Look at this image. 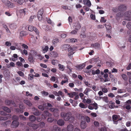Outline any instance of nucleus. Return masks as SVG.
<instances>
[{
	"label": "nucleus",
	"mask_w": 131,
	"mask_h": 131,
	"mask_svg": "<svg viewBox=\"0 0 131 131\" xmlns=\"http://www.w3.org/2000/svg\"><path fill=\"white\" fill-rule=\"evenodd\" d=\"M29 119L31 122H34L36 119V117L33 115H31L29 116Z\"/></svg>",
	"instance_id": "23"
},
{
	"label": "nucleus",
	"mask_w": 131,
	"mask_h": 131,
	"mask_svg": "<svg viewBox=\"0 0 131 131\" xmlns=\"http://www.w3.org/2000/svg\"><path fill=\"white\" fill-rule=\"evenodd\" d=\"M79 106L81 108H85L87 107V106L84 104L82 103H80L79 105Z\"/></svg>",
	"instance_id": "36"
},
{
	"label": "nucleus",
	"mask_w": 131,
	"mask_h": 131,
	"mask_svg": "<svg viewBox=\"0 0 131 131\" xmlns=\"http://www.w3.org/2000/svg\"><path fill=\"white\" fill-rule=\"evenodd\" d=\"M127 28L129 29H131V22H129L126 25Z\"/></svg>",
	"instance_id": "46"
},
{
	"label": "nucleus",
	"mask_w": 131,
	"mask_h": 131,
	"mask_svg": "<svg viewBox=\"0 0 131 131\" xmlns=\"http://www.w3.org/2000/svg\"><path fill=\"white\" fill-rule=\"evenodd\" d=\"M43 114L46 116L49 117H50L52 115V114H51L47 111H45L44 112Z\"/></svg>",
	"instance_id": "35"
},
{
	"label": "nucleus",
	"mask_w": 131,
	"mask_h": 131,
	"mask_svg": "<svg viewBox=\"0 0 131 131\" xmlns=\"http://www.w3.org/2000/svg\"><path fill=\"white\" fill-rule=\"evenodd\" d=\"M100 98L102 99L103 101L107 103H108L109 102V100H108V97L107 96H104L103 97H100Z\"/></svg>",
	"instance_id": "32"
},
{
	"label": "nucleus",
	"mask_w": 131,
	"mask_h": 131,
	"mask_svg": "<svg viewBox=\"0 0 131 131\" xmlns=\"http://www.w3.org/2000/svg\"><path fill=\"white\" fill-rule=\"evenodd\" d=\"M19 124V122L17 121L14 120L12 122L11 126L13 128H16L18 127Z\"/></svg>",
	"instance_id": "8"
},
{
	"label": "nucleus",
	"mask_w": 131,
	"mask_h": 131,
	"mask_svg": "<svg viewBox=\"0 0 131 131\" xmlns=\"http://www.w3.org/2000/svg\"><path fill=\"white\" fill-rule=\"evenodd\" d=\"M112 118L113 121V123L115 124H117L118 123V121L119 120H122V118H120L119 115H114L112 116Z\"/></svg>",
	"instance_id": "4"
},
{
	"label": "nucleus",
	"mask_w": 131,
	"mask_h": 131,
	"mask_svg": "<svg viewBox=\"0 0 131 131\" xmlns=\"http://www.w3.org/2000/svg\"><path fill=\"white\" fill-rule=\"evenodd\" d=\"M121 76L123 79L125 80L126 81L128 79V78L126 75L124 74H122Z\"/></svg>",
	"instance_id": "38"
},
{
	"label": "nucleus",
	"mask_w": 131,
	"mask_h": 131,
	"mask_svg": "<svg viewBox=\"0 0 131 131\" xmlns=\"http://www.w3.org/2000/svg\"><path fill=\"white\" fill-rule=\"evenodd\" d=\"M78 31V30L77 29H75V30H72L71 32V33L72 34H75L77 33Z\"/></svg>",
	"instance_id": "47"
},
{
	"label": "nucleus",
	"mask_w": 131,
	"mask_h": 131,
	"mask_svg": "<svg viewBox=\"0 0 131 131\" xmlns=\"http://www.w3.org/2000/svg\"><path fill=\"white\" fill-rule=\"evenodd\" d=\"M28 28V30L30 31H35L37 35H38L39 33L38 31L36 28L34 26L32 25H29L28 26L25 25L23 24V28Z\"/></svg>",
	"instance_id": "2"
},
{
	"label": "nucleus",
	"mask_w": 131,
	"mask_h": 131,
	"mask_svg": "<svg viewBox=\"0 0 131 131\" xmlns=\"http://www.w3.org/2000/svg\"><path fill=\"white\" fill-rule=\"evenodd\" d=\"M43 13L42 11H39L38 12L37 14V17L38 19L39 20H41L42 18V15Z\"/></svg>",
	"instance_id": "17"
},
{
	"label": "nucleus",
	"mask_w": 131,
	"mask_h": 131,
	"mask_svg": "<svg viewBox=\"0 0 131 131\" xmlns=\"http://www.w3.org/2000/svg\"><path fill=\"white\" fill-rule=\"evenodd\" d=\"M67 128L68 131H73L74 127L73 125L71 124H68Z\"/></svg>",
	"instance_id": "10"
},
{
	"label": "nucleus",
	"mask_w": 131,
	"mask_h": 131,
	"mask_svg": "<svg viewBox=\"0 0 131 131\" xmlns=\"http://www.w3.org/2000/svg\"><path fill=\"white\" fill-rule=\"evenodd\" d=\"M125 19L128 20H131V11L126 12L124 15Z\"/></svg>",
	"instance_id": "5"
},
{
	"label": "nucleus",
	"mask_w": 131,
	"mask_h": 131,
	"mask_svg": "<svg viewBox=\"0 0 131 131\" xmlns=\"http://www.w3.org/2000/svg\"><path fill=\"white\" fill-rule=\"evenodd\" d=\"M59 42V39H58L56 38L54 39L52 41V43L54 45H56Z\"/></svg>",
	"instance_id": "41"
},
{
	"label": "nucleus",
	"mask_w": 131,
	"mask_h": 131,
	"mask_svg": "<svg viewBox=\"0 0 131 131\" xmlns=\"http://www.w3.org/2000/svg\"><path fill=\"white\" fill-rule=\"evenodd\" d=\"M8 119V118L6 116L0 117V121L5 120Z\"/></svg>",
	"instance_id": "48"
},
{
	"label": "nucleus",
	"mask_w": 131,
	"mask_h": 131,
	"mask_svg": "<svg viewBox=\"0 0 131 131\" xmlns=\"http://www.w3.org/2000/svg\"><path fill=\"white\" fill-rule=\"evenodd\" d=\"M85 102H86L88 104H90L91 102V100L90 99H87L86 100H83V102L84 103H85Z\"/></svg>",
	"instance_id": "51"
},
{
	"label": "nucleus",
	"mask_w": 131,
	"mask_h": 131,
	"mask_svg": "<svg viewBox=\"0 0 131 131\" xmlns=\"http://www.w3.org/2000/svg\"><path fill=\"white\" fill-rule=\"evenodd\" d=\"M66 41L68 42H75L77 41V39L75 38L68 39L66 40Z\"/></svg>",
	"instance_id": "26"
},
{
	"label": "nucleus",
	"mask_w": 131,
	"mask_h": 131,
	"mask_svg": "<svg viewBox=\"0 0 131 131\" xmlns=\"http://www.w3.org/2000/svg\"><path fill=\"white\" fill-rule=\"evenodd\" d=\"M65 122L62 119L58 120L57 121V124L60 126H63Z\"/></svg>",
	"instance_id": "18"
},
{
	"label": "nucleus",
	"mask_w": 131,
	"mask_h": 131,
	"mask_svg": "<svg viewBox=\"0 0 131 131\" xmlns=\"http://www.w3.org/2000/svg\"><path fill=\"white\" fill-rule=\"evenodd\" d=\"M9 27L12 29H15L17 28V25L16 24L13 23L9 25Z\"/></svg>",
	"instance_id": "24"
},
{
	"label": "nucleus",
	"mask_w": 131,
	"mask_h": 131,
	"mask_svg": "<svg viewBox=\"0 0 131 131\" xmlns=\"http://www.w3.org/2000/svg\"><path fill=\"white\" fill-rule=\"evenodd\" d=\"M58 66L59 67V69L60 70H61L62 71L64 70L65 69V67L64 66L59 64H58Z\"/></svg>",
	"instance_id": "33"
},
{
	"label": "nucleus",
	"mask_w": 131,
	"mask_h": 131,
	"mask_svg": "<svg viewBox=\"0 0 131 131\" xmlns=\"http://www.w3.org/2000/svg\"><path fill=\"white\" fill-rule=\"evenodd\" d=\"M51 81L53 82H54L56 80V81L55 82L56 83H58L59 82L58 80V79L57 78L55 77L54 76H52L51 78L50 79Z\"/></svg>",
	"instance_id": "25"
},
{
	"label": "nucleus",
	"mask_w": 131,
	"mask_h": 131,
	"mask_svg": "<svg viewBox=\"0 0 131 131\" xmlns=\"http://www.w3.org/2000/svg\"><path fill=\"white\" fill-rule=\"evenodd\" d=\"M106 21V20L105 19L104 17H101V19L100 20L101 22L102 23H105Z\"/></svg>",
	"instance_id": "55"
},
{
	"label": "nucleus",
	"mask_w": 131,
	"mask_h": 131,
	"mask_svg": "<svg viewBox=\"0 0 131 131\" xmlns=\"http://www.w3.org/2000/svg\"><path fill=\"white\" fill-rule=\"evenodd\" d=\"M44 82L48 86L50 87H51V86L50 85V83L48 82V81L45 80V81Z\"/></svg>",
	"instance_id": "62"
},
{
	"label": "nucleus",
	"mask_w": 131,
	"mask_h": 131,
	"mask_svg": "<svg viewBox=\"0 0 131 131\" xmlns=\"http://www.w3.org/2000/svg\"><path fill=\"white\" fill-rule=\"evenodd\" d=\"M19 11L20 16L21 18L24 17L28 13V10L25 8L20 9Z\"/></svg>",
	"instance_id": "3"
},
{
	"label": "nucleus",
	"mask_w": 131,
	"mask_h": 131,
	"mask_svg": "<svg viewBox=\"0 0 131 131\" xmlns=\"http://www.w3.org/2000/svg\"><path fill=\"white\" fill-rule=\"evenodd\" d=\"M127 75L129 78V83L130 84H131V73L130 72H128L127 73Z\"/></svg>",
	"instance_id": "40"
},
{
	"label": "nucleus",
	"mask_w": 131,
	"mask_h": 131,
	"mask_svg": "<svg viewBox=\"0 0 131 131\" xmlns=\"http://www.w3.org/2000/svg\"><path fill=\"white\" fill-rule=\"evenodd\" d=\"M77 94V93L75 92H72L71 93H68V95L71 97H73Z\"/></svg>",
	"instance_id": "27"
},
{
	"label": "nucleus",
	"mask_w": 131,
	"mask_h": 131,
	"mask_svg": "<svg viewBox=\"0 0 131 131\" xmlns=\"http://www.w3.org/2000/svg\"><path fill=\"white\" fill-rule=\"evenodd\" d=\"M43 51L44 53L46 52L49 49V47L48 46H46L42 47Z\"/></svg>",
	"instance_id": "30"
},
{
	"label": "nucleus",
	"mask_w": 131,
	"mask_h": 131,
	"mask_svg": "<svg viewBox=\"0 0 131 131\" xmlns=\"http://www.w3.org/2000/svg\"><path fill=\"white\" fill-rule=\"evenodd\" d=\"M50 111L52 112L57 113L58 112V110L57 108H51L49 109Z\"/></svg>",
	"instance_id": "37"
},
{
	"label": "nucleus",
	"mask_w": 131,
	"mask_h": 131,
	"mask_svg": "<svg viewBox=\"0 0 131 131\" xmlns=\"http://www.w3.org/2000/svg\"><path fill=\"white\" fill-rule=\"evenodd\" d=\"M70 47V46L68 44H65L63 46V47L64 49L66 50L68 49Z\"/></svg>",
	"instance_id": "50"
},
{
	"label": "nucleus",
	"mask_w": 131,
	"mask_h": 131,
	"mask_svg": "<svg viewBox=\"0 0 131 131\" xmlns=\"http://www.w3.org/2000/svg\"><path fill=\"white\" fill-rule=\"evenodd\" d=\"M100 131H107L106 127L105 126L102 127L100 129Z\"/></svg>",
	"instance_id": "58"
},
{
	"label": "nucleus",
	"mask_w": 131,
	"mask_h": 131,
	"mask_svg": "<svg viewBox=\"0 0 131 131\" xmlns=\"http://www.w3.org/2000/svg\"><path fill=\"white\" fill-rule=\"evenodd\" d=\"M41 93L43 96H47L48 94V93L45 91H43L41 92Z\"/></svg>",
	"instance_id": "53"
},
{
	"label": "nucleus",
	"mask_w": 131,
	"mask_h": 131,
	"mask_svg": "<svg viewBox=\"0 0 131 131\" xmlns=\"http://www.w3.org/2000/svg\"><path fill=\"white\" fill-rule=\"evenodd\" d=\"M80 126L82 129H85L87 126V124L85 121H82L80 124Z\"/></svg>",
	"instance_id": "15"
},
{
	"label": "nucleus",
	"mask_w": 131,
	"mask_h": 131,
	"mask_svg": "<svg viewBox=\"0 0 131 131\" xmlns=\"http://www.w3.org/2000/svg\"><path fill=\"white\" fill-rule=\"evenodd\" d=\"M88 108L90 110H92L94 109L97 110L98 108L97 104L95 103L90 104L89 105Z\"/></svg>",
	"instance_id": "6"
},
{
	"label": "nucleus",
	"mask_w": 131,
	"mask_h": 131,
	"mask_svg": "<svg viewBox=\"0 0 131 131\" xmlns=\"http://www.w3.org/2000/svg\"><path fill=\"white\" fill-rule=\"evenodd\" d=\"M60 115L61 117L66 121H69L71 122H72L74 121V117L72 116L70 113L62 112L61 113Z\"/></svg>",
	"instance_id": "1"
},
{
	"label": "nucleus",
	"mask_w": 131,
	"mask_h": 131,
	"mask_svg": "<svg viewBox=\"0 0 131 131\" xmlns=\"http://www.w3.org/2000/svg\"><path fill=\"white\" fill-rule=\"evenodd\" d=\"M73 27L75 29H77L78 30L81 27V25L79 23V22H77L74 23L73 24Z\"/></svg>",
	"instance_id": "9"
},
{
	"label": "nucleus",
	"mask_w": 131,
	"mask_h": 131,
	"mask_svg": "<svg viewBox=\"0 0 131 131\" xmlns=\"http://www.w3.org/2000/svg\"><path fill=\"white\" fill-rule=\"evenodd\" d=\"M5 45L7 46H11L12 43L10 41H6L5 43Z\"/></svg>",
	"instance_id": "43"
},
{
	"label": "nucleus",
	"mask_w": 131,
	"mask_h": 131,
	"mask_svg": "<svg viewBox=\"0 0 131 131\" xmlns=\"http://www.w3.org/2000/svg\"><path fill=\"white\" fill-rule=\"evenodd\" d=\"M126 8V6L124 5H120L118 7V9L120 11L124 10H125Z\"/></svg>",
	"instance_id": "16"
},
{
	"label": "nucleus",
	"mask_w": 131,
	"mask_h": 131,
	"mask_svg": "<svg viewBox=\"0 0 131 131\" xmlns=\"http://www.w3.org/2000/svg\"><path fill=\"white\" fill-rule=\"evenodd\" d=\"M83 2L84 5H87L89 7L91 6V3L89 0H83Z\"/></svg>",
	"instance_id": "13"
},
{
	"label": "nucleus",
	"mask_w": 131,
	"mask_h": 131,
	"mask_svg": "<svg viewBox=\"0 0 131 131\" xmlns=\"http://www.w3.org/2000/svg\"><path fill=\"white\" fill-rule=\"evenodd\" d=\"M91 91L90 89L87 88H86L84 92L83 93L86 95H88V93L89 92Z\"/></svg>",
	"instance_id": "28"
},
{
	"label": "nucleus",
	"mask_w": 131,
	"mask_h": 131,
	"mask_svg": "<svg viewBox=\"0 0 131 131\" xmlns=\"http://www.w3.org/2000/svg\"><path fill=\"white\" fill-rule=\"evenodd\" d=\"M3 109L5 111L8 113H9L11 112V111L7 107L4 106L3 107Z\"/></svg>",
	"instance_id": "29"
},
{
	"label": "nucleus",
	"mask_w": 131,
	"mask_h": 131,
	"mask_svg": "<svg viewBox=\"0 0 131 131\" xmlns=\"http://www.w3.org/2000/svg\"><path fill=\"white\" fill-rule=\"evenodd\" d=\"M122 12H120L117 13L116 15V18L117 20L118 18L122 17L123 16V15L122 14Z\"/></svg>",
	"instance_id": "39"
},
{
	"label": "nucleus",
	"mask_w": 131,
	"mask_h": 131,
	"mask_svg": "<svg viewBox=\"0 0 131 131\" xmlns=\"http://www.w3.org/2000/svg\"><path fill=\"white\" fill-rule=\"evenodd\" d=\"M15 111L17 112L20 113H22L23 112V110H20L18 108L15 109Z\"/></svg>",
	"instance_id": "52"
},
{
	"label": "nucleus",
	"mask_w": 131,
	"mask_h": 131,
	"mask_svg": "<svg viewBox=\"0 0 131 131\" xmlns=\"http://www.w3.org/2000/svg\"><path fill=\"white\" fill-rule=\"evenodd\" d=\"M91 87H92L93 90L95 91H96L99 90V88L98 87H96L95 85L92 86Z\"/></svg>",
	"instance_id": "42"
},
{
	"label": "nucleus",
	"mask_w": 131,
	"mask_h": 131,
	"mask_svg": "<svg viewBox=\"0 0 131 131\" xmlns=\"http://www.w3.org/2000/svg\"><path fill=\"white\" fill-rule=\"evenodd\" d=\"M90 17L91 19L95 20V15L93 14H91L90 15Z\"/></svg>",
	"instance_id": "64"
},
{
	"label": "nucleus",
	"mask_w": 131,
	"mask_h": 131,
	"mask_svg": "<svg viewBox=\"0 0 131 131\" xmlns=\"http://www.w3.org/2000/svg\"><path fill=\"white\" fill-rule=\"evenodd\" d=\"M115 103L113 102L112 101H111L109 102V107L111 109H112L115 107Z\"/></svg>",
	"instance_id": "21"
},
{
	"label": "nucleus",
	"mask_w": 131,
	"mask_h": 131,
	"mask_svg": "<svg viewBox=\"0 0 131 131\" xmlns=\"http://www.w3.org/2000/svg\"><path fill=\"white\" fill-rule=\"evenodd\" d=\"M52 130V131H61V129L57 125H54L53 127Z\"/></svg>",
	"instance_id": "20"
},
{
	"label": "nucleus",
	"mask_w": 131,
	"mask_h": 131,
	"mask_svg": "<svg viewBox=\"0 0 131 131\" xmlns=\"http://www.w3.org/2000/svg\"><path fill=\"white\" fill-rule=\"evenodd\" d=\"M20 119L21 120L25 121L26 120V117H24L23 115H20L19 116Z\"/></svg>",
	"instance_id": "54"
},
{
	"label": "nucleus",
	"mask_w": 131,
	"mask_h": 131,
	"mask_svg": "<svg viewBox=\"0 0 131 131\" xmlns=\"http://www.w3.org/2000/svg\"><path fill=\"white\" fill-rule=\"evenodd\" d=\"M85 66V63H83L82 64H80L76 66V69L77 70H80L84 68Z\"/></svg>",
	"instance_id": "12"
},
{
	"label": "nucleus",
	"mask_w": 131,
	"mask_h": 131,
	"mask_svg": "<svg viewBox=\"0 0 131 131\" xmlns=\"http://www.w3.org/2000/svg\"><path fill=\"white\" fill-rule=\"evenodd\" d=\"M85 84L88 87L90 88H91L92 85L88 82H85Z\"/></svg>",
	"instance_id": "57"
},
{
	"label": "nucleus",
	"mask_w": 131,
	"mask_h": 131,
	"mask_svg": "<svg viewBox=\"0 0 131 131\" xmlns=\"http://www.w3.org/2000/svg\"><path fill=\"white\" fill-rule=\"evenodd\" d=\"M28 124L30 126L32 127L35 129H36L38 127V125L36 124H33L30 123H28Z\"/></svg>",
	"instance_id": "14"
},
{
	"label": "nucleus",
	"mask_w": 131,
	"mask_h": 131,
	"mask_svg": "<svg viewBox=\"0 0 131 131\" xmlns=\"http://www.w3.org/2000/svg\"><path fill=\"white\" fill-rule=\"evenodd\" d=\"M40 66L41 67L45 68H46L47 67L46 65L44 64L41 63L40 64Z\"/></svg>",
	"instance_id": "63"
},
{
	"label": "nucleus",
	"mask_w": 131,
	"mask_h": 131,
	"mask_svg": "<svg viewBox=\"0 0 131 131\" xmlns=\"http://www.w3.org/2000/svg\"><path fill=\"white\" fill-rule=\"evenodd\" d=\"M24 102L27 105L30 106L32 105V104L30 102L27 100H24Z\"/></svg>",
	"instance_id": "34"
},
{
	"label": "nucleus",
	"mask_w": 131,
	"mask_h": 131,
	"mask_svg": "<svg viewBox=\"0 0 131 131\" xmlns=\"http://www.w3.org/2000/svg\"><path fill=\"white\" fill-rule=\"evenodd\" d=\"M26 95L27 96H32V95L31 94L29 93V92L27 91L26 92Z\"/></svg>",
	"instance_id": "61"
},
{
	"label": "nucleus",
	"mask_w": 131,
	"mask_h": 131,
	"mask_svg": "<svg viewBox=\"0 0 131 131\" xmlns=\"http://www.w3.org/2000/svg\"><path fill=\"white\" fill-rule=\"evenodd\" d=\"M51 54L55 57H57L58 56L57 53L55 51H52L51 52Z\"/></svg>",
	"instance_id": "44"
},
{
	"label": "nucleus",
	"mask_w": 131,
	"mask_h": 131,
	"mask_svg": "<svg viewBox=\"0 0 131 131\" xmlns=\"http://www.w3.org/2000/svg\"><path fill=\"white\" fill-rule=\"evenodd\" d=\"M18 56L16 54H14L13 56L12 57V60L13 61H15L17 59Z\"/></svg>",
	"instance_id": "31"
},
{
	"label": "nucleus",
	"mask_w": 131,
	"mask_h": 131,
	"mask_svg": "<svg viewBox=\"0 0 131 131\" xmlns=\"http://www.w3.org/2000/svg\"><path fill=\"white\" fill-rule=\"evenodd\" d=\"M54 118L51 117L48 118L47 119V121L49 123L52 122Z\"/></svg>",
	"instance_id": "45"
},
{
	"label": "nucleus",
	"mask_w": 131,
	"mask_h": 131,
	"mask_svg": "<svg viewBox=\"0 0 131 131\" xmlns=\"http://www.w3.org/2000/svg\"><path fill=\"white\" fill-rule=\"evenodd\" d=\"M6 7L9 8H13L15 7L14 4L9 1L5 5Z\"/></svg>",
	"instance_id": "7"
},
{
	"label": "nucleus",
	"mask_w": 131,
	"mask_h": 131,
	"mask_svg": "<svg viewBox=\"0 0 131 131\" xmlns=\"http://www.w3.org/2000/svg\"><path fill=\"white\" fill-rule=\"evenodd\" d=\"M102 91L104 93H106L108 92V90L106 88H102Z\"/></svg>",
	"instance_id": "59"
},
{
	"label": "nucleus",
	"mask_w": 131,
	"mask_h": 131,
	"mask_svg": "<svg viewBox=\"0 0 131 131\" xmlns=\"http://www.w3.org/2000/svg\"><path fill=\"white\" fill-rule=\"evenodd\" d=\"M58 63V61L56 60H52L51 63L53 65H55Z\"/></svg>",
	"instance_id": "56"
},
{
	"label": "nucleus",
	"mask_w": 131,
	"mask_h": 131,
	"mask_svg": "<svg viewBox=\"0 0 131 131\" xmlns=\"http://www.w3.org/2000/svg\"><path fill=\"white\" fill-rule=\"evenodd\" d=\"M76 49V48L75 47H70L68 49V51L69 52L71 53V55H72L74 53V52H73Z\"/></svg>",
	"instance_id": "11"
},
{
	"label": "nucleus",
	"mask_w": 131,
	"mask_h": 131,
	"mask_svg": "<svg viewBox=\"0 0 131 131\" xmlns=\"http://www.w3.org/2000/svg\"><path fill=\"white\" fill-rule=\"evenodd\" d=\"M92 47H93L96 49H99L100 48V45L98 43L92 44L91 45Z\"/></svg>",
	"instance_id": "19"
},
{
	"label": "nucleus",
	"mask_w": 131,
	"mask_h": 131,
	"mask_svg": "<svg viewBox=\"0 0 131 131\" xmlns=\"http://www.w3.org/2000/svg\"><path fill=\"white\" fill-rule=\"evenodd\" d=\"M19 107L21 109L23 110L25 109V107L24 106L23 104H21L19 105Z\"/></svg>",
	"instance_id": "60"
},
{
	"label": "nucleus",
	"mask_w": 131,
	"mask_h": 131,
	"mask_svg": "<svg viewBox=\"0 0 131 131\" xmlns=\"http://www.w3.org/2000/svg\"><path fill=\"white\" fill-rule=\"evenodd\" d=\"M104 25L107 30L110 31L111 28L110 24L108 23H106Z\"/></svg>",
	"instance_id": "22"
},
{
	"label": "nucleus",
	"mask_w": 131,
	"mask_h": 131,
	"mask_svg": "<svg viewBox=\"0 0 131 131\" xmlns=\"http://www.w3.org/2000/svg\"><path fill=\"white\" fill-rule=\"evenodd\" d=\"M86 36V35L85 34L84 32L81 33L80 36V37L81 38H84Z\"/></svg>",
	"instance_id": "49"
}]
</instances>
